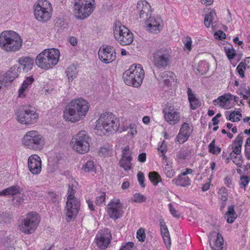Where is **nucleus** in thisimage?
Instances as JSON below:
<instances>
[{
	"label": "nucleus",
	"mask_w": 250,
	"mask_h": 250,
	"mask_svg": "<svg viewBox=\"0 0 250 250\" xmlns=\"http://www.w3.org/2000/svg\"><path fill=\"white\" fill-rule=\"evenodd\" d=\"M89 110L88 103L83 98L72 100L65 108L64 118L71 122H76L84 117Z\"/></svg>",
	"instance_id": "f257e3e1"
},
{
	"label": "nucleus",
	"mask_w": 250,
	"mask_h": 250,
	"mask_svg": "<svg viewBox=\"0 0 250 250\" xmlns=\"http://www.w3.org/2000/svg\"><path fill=\"white\" fill-rule=\"evenodd\" d=\"M118 120L112 113L106 112L101 114L96 122L95 129L97 134L102 136L110 132H116L119 128Z\"/></svg>",
	"instance_id": "f03ea898"
},
{
	"label": "nucleus",
	"mask_w": 250,
	"mask_h": 250,
	"mask_svg": "<svg viewBox=\"0 0 250 250\" xmlns=\"http://www.w3.org/2000/svg\"><path fill=\"white\" fill-rule=\"evenodd\" d=\"M60 52L55 48L46 49L39 54L35 60L37 65L43 69L52 68L58 62Z\"/></svg>",
	"instance_id": "7ed1b4c3"
},
{
	"label": "nucleus",
	"mask_w": 250,
	"mask_h": 250,
	"mask_svg": "<svg viewBox=\"0 0 250 250\" xmlns=\"http://www.w3.org/2000/svg\"><path fill=\"white\" fill-rule=\"evenodd\" d=\"M21 37L13 31H5L0 34V46L8 52H15L22 46Z\"/></svg>",
	"instance_id": "20e7f679"
},
{
	"label": "nucleus",
	"mask_w": 250,
	"mask_h": 250,
	"mask_svg": "<svg viewBox=\"0 0 250 250\" xmlns=\"http://www.w3.org/2000/svg\"><path fill=\"white\" fill-rule=\"evenodd\" d=\"M144 76L145 72L142 65L134 64L124 72L123 79L126 85L138 87L142 83Z\"/></svg>",
	"instance_id": "39448f33"
},
{
	"label": "nucleus",
	"mask_w": 250,
	"mask_h": 250,
	"mask_svg": "<svg viewBox=\"0 0 250 250\" xmlns=\"http://www.w3.org/2000/svg\"><path fill=\"white\" fill-rule=\"evenodd\" d=\"M34 14L39 21L45 22L51 17L52 6L46 0H38L34 5Z\"/></svg>",
	"instance_id": "423d86ee"
},
{
	"label": "nucleus",
	"mask_w": 250,
	"mask_h": 250,
	"mask_svg": "<svg viewBox=\"0 0 250 250\" xmlns=\"http://www.w3.org/2000/svg\"><path fill=\"white\" fill-rule=\"evenodd\" d=\"M18 121L25 125L36 123L39 118V114L30 105L21 106L17 112Z\"/></svg>",
	"instance_id": "0eeeda50"
},
{
	"label": "nucleus",
	"mask_w": 250,
	"mask_h": 250,
	"mask_svg": "<svg viewBox=\"0 0 250 250\" xmlns=\"http://www.w3.org/2000/svg\"><path fill=\"white\" fill-rule=\"evenodd\" d=\"M40 221L38 214L32 211L27 213L25 217L21 221L19 225V229L24 234H31L35 232Z\"/></svg>",
	"instance_id": "6e6552de"
},
{
	"label": "nucleus",
	"mask_w": 250,
	"mask_h": 250,
	"mask_svg": "<svg viewBox=\"0 0 250 250\" xmlns=\"http://www.w3.org/2000/svg\"><path fill=\"white\" fill-rule=\"evenodd\" d=\"M171 51L167 48L154 51L152 55V63L157 69H165L170 62Z\"/></svg>",
	"instance_id": "1a4fd4ad"
},
{
	"label": "nucleus",
	"mask_w": 250,
	"mask_h": 250,
	"mask_svg": "<svg viewBox=\"0 0 250 250\" xmlns=\"http://www.w3.org/2000/svg\"><path fill=\"white\" fill-rule=\"evenodd\" d=\"M113 33L115 39L122 45H129L133 42L132 33L120 21L115 23Z\"/></svg>",
	"instance_id": "9d476101"
},
{
	"label": "nucleus",
	"mask_w": 250,
	"mask_h": 250,
	"mask_svg": "<svg viewBox=\"0 0 250 250\" xmlns=\"http://www.w3.org/2000/svg\"><path fill=\"white\" fill-rule=\"evenodd\" d=\"M23 145L28 148L38 150L43 148L44 142L43 137L36 131L27 132L22 141Z\"/></svg>",
	"instance_id": "9b49d317"
},
{
	"label": "nucleus",
	"mask_w": 250,
	"mask_h": 250,
	"mask_svg": "<svg viewBox=\"0 0 250 250\" xmlns=\"http://www.w3.org/2000/svg\"><path fill=\"white\" fill-rule=\"evenodd\" d=\"M94 0H75L74 13L76 19L83 20L88 17L94 9Z\"/></svg>",
	"instance_id": "f8f14e48"
},
{
	"label": "nucleus",
	"mask_w": 250,
	"mask_h": 250,
	"mask_svg": "<svg viewBox=\"0 0 250 250\" xmlns=\"http://www.w3.org/2000/svg\"><path fill=\"white\" fill-rule=\"evenodd\" d=\"M90 142V138L84 131L78 132L71 141L73 149L80 154H84L88 151Z\"/></svg>",
	"instance_id": "ddd939ff"
},
{
	"label": "nucleus",
	"mask_w": 250,
	"mask_h": 250,
	"mask_svg": "<svg viewBox=\"0 0 250 250\" xmlns=\"http://www.w3.org/2000/svg\"><path fill=\"white\" fill-rule=\"evenodd\" d=\"M21 72V68L17 65H13L4 75H0V89L2 86H6L11 83L18 77Z\"/></svg>",
	"instance_id": "4468645a"
},
{
	"label": "nucleus",
	"mask_w": 250,
	"mask_h": 250,
	"mask_svg": "<svg viewBox=\"0 0 250 250\" xmlns=\"http://www.w3.org/2000/svg\"><path fill=\"white\" fill-rule=\"evenodd\" d=\"M111 234L108 229L101 230L96 235L95 242L101 250L105 249L111 242Z\"/></svg>",
	"instance_id": "2eb2a0df"
},
{
	"label": "nucleus",
	"mask_w": 250,
	"mask_h": 250,
	"mask_svg": "<svg viewBox=\"0 0 250 250\" xmlns=\"http://www.w3.org/2000/svg\"><path fill=\"white\" fill-rule=\"evenodd\" d=\"M122 205L119 199L111 200L108 204L107 213L110 218L116 220L123 216Z\"/></svg>",
	"instance_id": "dca6fc26"
},
{
	"label": "nucleus",
	"mask_w": 250,
	"mask_h": 250,
	"mask_svg": "<svg viewBox=\"0 0 250 250\" xmlns=\"http://www.w3.org/2000/svg\"><path fill=\"white\" fill-rule=\"evenodd\" d=\"M80 208V201L76 200L72 201H66L65 207V216L67 222L76 218Z\"/></svg>",
	"instance_id": "f3484780"
},
{
	"label": "nucleus",
	"mask_w": 250,
	"mask_h": 250,
	"mask_svg": "<svg viewBox=\"0 0 250 250\" xmlns=\"http://www.w3.org/2000/svg\"><path fill=\"white\" fill-rule=\"evenodd\" d=\"M100 60L105 63H109L114 61L116 58L115 49L110 45L100 48L98 52Z\"/></svg>",
	"instance_id": "a211bd4d"
},
{
	"label": "nucleus",
	"mask_w": 250,
	"mask_h": 250,
	"mask_svg": "<svg viewBox=\"0 0 250 250\" xmlns=\"http://www.w3.org/2000/svg\"><path fill=\"white\" fill-rule=\"evenodd\" d=\"M29 170L33 174H38L41 171L42 163L40 157L37 155H31L28 159Z\"/></svg>",
	"instance_id": "6ab92c4d"
},
{
	"label": "nucleus",
	"mask_w": 250,
	"mask_h": 250,
	"mask_svg": "<svg viewBox=\"0 0 250 250\" xmlns=\"http://www.w3.org/2000/svg\"><path fill=\"white\" fill-rule=\"evenodd\" d=\"M143 21L146 22L148 29L151 33H157L162 29V20L160 18L152 17L149 15L147 20Z\"/></svg>",
	"instance_id": "aec40b11"
},
{
	"label": "nucleus",
	"mask_w": 250,
	"mask_h": 250,
	"mask_svg": "<svg viewBox=\"0 0 250 250\" xmlns=\"http://www.w3.org/2000/svg\"><path fill=\"white\" fill-rule=\"evenodd\" d=\"M150 6L146 0H141L138 1L136 10L142 21H146L150 15Z\"/></svg>",
	"instance_id": "412c9836"
},
{
	"label": "nucleus",
	"mask_w": 250,
	"mask_h": 250,
	"mask_svg": "<svg viewBox=\"0 0 250 250\" xmlns=\"http://www.w3.org/2000/svg\"><path fill=\"white\" fill-rule=\"evenodd\" d=\"M160 224L161 227V234L164 243L167 247H170L171 245V240L167 226L163 220H160Z\"/></svg>",
	"instance_id": "4be33fe9"
},
{
	"label": "nucleus",
	"mask_w": 250,
	"mask_h": 250,
	"mask_svg": "<svg viewBox=\"0 0 250 250\" xmlns=\"http://www.w3.org/2000/svg\"><path fill=\"white\" fill-rule=\"evenodd\" d=\"M166 121L170 125H175L180 121V113L176 111H163Z\"/></svg>",
	"instance_id": "5701e85b"
},
{
	"label": "nucleus",
	"mask_w": 250,
	"mask_h": 250,
	"mask_svg": "<svg viewBox=\"0 0 250 250\" xmlns=\"http://www.w3.org/2000/svg\"><path fill=\"white\" fill-rule=\"evenodd\" d=\"M19 63L23 65V70L27 72L32 69L34 63V59L29 57H22L19 59Z\"/></svg>",
	"instance_id": "b1692460"
},
{
	"label": "nucleus",
	"mask_w": 250,
	"mask_h": 250,
	"mask_svg": "<svg viewBox=\"0 0 250 250\" xmlns=\"http://www.w3.org/2000/svg\"><path fill=\"white\" fill-rule=\"evenodd\" d=\"M22 189L18 186H12L0 191V195H20Z\"/></svg>",
	"instance_id": "393cba45"
},
{
	"label": "nucleus",
	"mask_w": 250,
	"mask_h": 250,
	"mask_svg": "<svg viewBox=\"0 0 250 250\" xmlns=\"http://www.w3.org/2000/svg\"><path fill=\"white\" fill-rule=\"evenodd\" d=\"M187 93L191 108L192 109H195L200 106L201 105L200 103L192 93V90L190 88H188Z\"/></svg>",
	"instance_id": "a878e982"
},
{
	"label": "nucleus",
	"mask_w": 250,
	"mask_h": 250,
	"mask_svg": "<svg viewBox=\"0 0 250 250\" xmlns=\"http://www.w3.org/2000/svg\"><path fill=\"white\" fill-rule=\"evenodd\" d=\"M183 176H182L181 174H180L178 176L177 178L172 180V183L177 186H181L183 187L189 186L190 184V179L188 178V177H183Z\"/></svg>",
	"instance_id": "bb28decb"
},
{
	"label": "nucleus",
	"mask_w": 250,
	"mask_h": 250,
	"mask_svg": "<svg viewBox=\"0 0 250 250\" xmlns=\"http://www.w3.org/2000/svg\"><path fill=\"white\" fill-rule=\"evenodd\" d=\"M34 79L32 76L27 77L25 80L21 84V87L19 90V96H21L24 91L28 88L34 82Z\"/></svg>",
	"instance_id": "cd10ccee"
},
{
	"label": "nucleus",
	"mask_w": 250,
	"mask_h": 250,
	"mask_svg": "<svg viewBox=\"0 0 250 250\" xmlns=\"http://www.w3.org/2000/svg\"><path fill=\"white\" fill-rule=\"evenodd\" d=\"M232 95L229 93L225 94L224 95H222L219 97L220 104L219 105L223 108H228L227 106V103L229 104L230 101L231 100Z\"/></svg>",
	"instance_id": "c85d7f7f"
},
{
	"label": "nucleus",
	"mask_w": 250,
	"mask_h": 250,
	"mask_svg": "<svg viewBox=\"0 0 250 250\" xmlns=\"http://www.w3.org/2000/svg\"><path fill=\"white\" fill-rule=\"evenodd\" d=\"M65 73L69 82H72L77 75V68L74 64L70 65L65 71Z\"/></svg>",
	"instance_id": "c756f323"
},
{
	"label": "nucleus",
	"mask_w": 250,
	"mask_h": 250,
	"mask_svg": "<svg viewBox=\"0 0 250 250\" xmlns=\"http://www.w3.org/2000/svg\"><path fill=\"white\" fill-rule=\"evenodd\" d=\"M225 215L227 216V221L229 223H232L234 221L237 217V214L234 210V206L231 205L228 207Z\"/></svg>",
	"instance_id": "7c9ffc66"
},
{
	"label": "nucleus",
	"mask_w": 250,
	"mask_h": 250,
	"mask_svg": "<svg viewBox=\"0 0 250 250\" xmlns=\"http://www.w3.org/2000/svg\"><path fill=\"white\" fill-rule=\"evenodd\" d=\"M216 237L217 238L214 244V246L213 247L211 246L210 243L211 239L210 238V245L213 250H222L223 245V238L222 235L219 233H217Z\"/></svg>",
	"instance_id": "2f4dec72"
},
{
	"label": "nucleus",
	"mask_w": 250,
	"mask_h": 250,
	"mask_svg": "<svg viewBox=\"0 0 250 250\" xmlns=\"http://www.w3.org/2000/svg\"><path fill=\"white\" fill-rule=\"evenodd\" d=\"M148 177L150 181L154 186H157L159 182H162L161 176L157 172H150L148 174Z\"/></svg>",
	"instance_id": "473e14b6"
},
{
	"label": "nucleus",
	"mask_w": 250,
	"mask_h": 250,
	"mask_svg": "<svg viewBox=\"0 0 250 250\" xmlns=\"http://www.w3.org/2000/svg\"><path fill=\"white\" fill-rule=\"evenodd\" d=\"M132 160V159L121 158L119 161L120 166L125 170H130L131 168V162Z\"/></svg>",
	"instance_id": "72a5a7b5"
},
{
	"label": "nucleus",
	"mask_w": 250,
	"mask_h": 250,
	"mask_svg": "<svg viewBox=\"0 0 250 250\" xmlns=\"http://www.w3.org/2000/svg\"><path fill=\"white\" fill-rule=\"evenodd\" d=\"M228 46L224 47V51L229 60L233 59L236 55V50L233 48L230 44Z\"/></svg>",
	"instance_id": "f704fd0d"
},
{
	"label": "nucleus",
	"mask_w": 250,
	"mask_h": 250,
	"mask_svg": "<svg viewBox=\"0 0 250 250\" xmlns=\"http://www.w3.org/2000/svg\"><path fill=\"white\" fill-rule=\"evenodd\" d=\"M82 169L85 172L96 173V167L92 161H88L83 166Z\"/></svg>",
	"instance_id": "c9c22d12"
},
{
	"label": "nucleus",
	"mask_w": 250,
	"mask_h": 250,
	"mask_svg": "<svg viewBox=\"0 0 250 250\" xmlns=\"http://www.w3.org/2000/svg\"><path fill=\"white\" fill-rule=\"evenodd\" d=\"M215 15V11L213 10L210 11V12L206 15L204 20V24L208 28L210 26V23L212 22Z\"/></svg>",
	"instance_id": "e433bc0d"
},
{
	"label": "nucleus",
	"mask_w": 250,
	"mask_h": 250,
	"mask_svg": "<svg viewBox=\"0 0 250 250\" xmlns=\"http://www.w3.org/2000/svg\"><path fill=\"white\" fill-rule=\"evenodd\" d=\"M242 114L239 111H230L229 118L227 119L233 122H237L241 120Z\"/></svg>",
	"instance_id": "4c0bfd02"
},
{
	"label": "nucleus",
	"mask_w": 250,
	"mask_h": 250,
	"mask_svg": "<svg viewBox=\"0 0 250 250\" xmlns=\"http://www.w3.org/2000/svg\"><path fill=\"white\" fill-rule=\"evenodd\" d=\"M209 152L214 155H217L221 152V147L215 146V140L213 139L208 146Z\"/></svg>",
	"instance_id": "58836bf2"
},
{
	"label": "nucleus",
	"mask_w": 250,
	"mask_h": 250,
	"mask_svg": "<svg viewBox=\"0 0 250 250\" xmlns=\"http://www.w3.org/2000/svg\"><path fill=\"white\" fill-rule=\"evenodd\" d=\"M75 191L73 188V186H71L69 185V187L67 192V201H72L76 200H79L75 196Z\"/></svg>",
	"instance_id": "ea45409f"
},
{
	"label": "nucleus",
	"mask_w": 250,
	"mask_h": 250,
	"mask_svg": "<svg viewBox=\"0 0 250 250\" xmlns=\"http://www.w3.org/2000/svg\"><path fill=\"white\" fill-rule=\"evenodd\" d=\"M146 200V197L140 193H136L131 198V201L135 203H144Z\"/></svg>",
	"instance_id": "a19ab883"
},
{
	"label": "nucleus",
	"mask_w": 250,
	"mask_h": 250,
	"mask_svg": "<svg viewBox=\"0 0 250 250\" xmlns=\"http://www.w3.org/2000/svg\"><path fill=\"white\" fill-rule=\"evenodd\" d=\"M122 152V154L121 158L132 159L131 156L132 151L130 150L129 146H126L125 147L123 148Z\"/></svg>",
	"instance_id": "79ce46f5"
},
{
	"label": "nucleus",
	"mask_w": 250,
	"mask_h": 250,
	"mask_svg": "<svg viewBox=\"0 0 250 250\" xmlns=\"http://www.w3.org/2000/svg\"><path fill=\"white\" fill-rule=\"evenodd\" d=\"M191 131L192 129L189 126L188 124L187 123H183L180 129V132H182L185 134L186 133L187 134V135L189 136H190Z\"/></svg>",
	"instance_id": "37998d69"
},
{
	"label": "nucleus",
	"mask_w": 250,
	"mask_h": 250,
	"mask_svg": "<svg viewBox=\"0 0 250 250\" xmlns=\"http://www.w3.org/2000/svg\"><path fill=\"white\" fill-rule=\"evenodd\" d=\"M232 152L230 153V156L231 157V159L232 160L233 163L237 165L239 167H242L243 164V159L242 156L241 155L240 156H237V155L235 156H231Z\"/></svg>",
	"instance_id": "c03bdc74"
},
{
	"label": "nucleus",
	"mask_w": 250,
	"mask_h": 250,
	"mask_svg": "<svg viewBox=\"0 0 250 250\" xmlns=\"http://www.w3.org/2000/svg\"><path fill=\"white\" fill-rule=\"evenodd\" d=\"M0 218L4 223H9L12 218V214L10 212H2L0 214Z\"/></svg>",
	"instance_id": "a18cd8bd"
},
{
	"label": "nucleus",
	"mask_w": 250,
	"mask_h": 250,
	"mask_svg": "<svg viewBox=\"0 0 250 250\" xmlns=\"http://www.w3.org/2000/svg\"><path fill=\"white\" fill-rule=\"evenodd\" d=\"M111 151V149L109 147H103L100 149L98 153L100 156L106 157L109 155Z\"/></svg>",
	"instance_id": "49530a36"
},
{
	"label": "nucleus",
	"mask_w": 250,
	"mask_h": 250,
	"mask_svg": "<svg viewBox=\"0 0 250 250\" xmlns=\"http://www.w3.org/2000/svg\"><path fill=\"white\" fill-rule=\"evenodd\" d=\"M189 136L187 135V134L186 133V134L183 133L182 132H181L179 131L177 136V141L179 143H184L186 141L188 140V139L189 138Z\"/></svg>",
	"instance_id": "de8ad7c7"
},
{
	"label": "nucleus",
	"mask_w": 250,
	"mask_h": 250,
	"mask_svg": "<svg viewBox=\"0 0 250 250\" xmlns=\"http://www.w3.org/2000/svg\"><path fill=\"white\" fill-rule=\"evenodd\" d=\"M137 238L140 242H144L145 241L146 233L144 229L140 228L137 231Z\"/></svg>",
	"instance_id": "09e8293b"
},
{
	"label": "nucleus",
	"mask_w": 250,
	"mask_h": 250,
	"mask_svg": "<svg viewBox=\"0 0 250 250\" xmlns=\"http://www.w3.org/2000/svg\"><path fill=\"white\" fill-rule=\"evenodd\" d=\"M246 69V64L243 62H241L236 68L241 78H244L245 76L244 71Z\"/></svg>",
	"instance_id": "8fccbe9b"
},
{
	"label": "nucleus",
	"mask_w": 250,
	"mask_h": 250,
	"mask_svg": "<svg viewBox=\"0 0 250 250\" xmlns=\"http://www.w3.org/2000/svg\"><path fill=\"white\" fill-rule=\"evenodd\" d=\"M250 178L247 176L243 175L240 177V182L239 185L241 188H245L249 183Z\"/></svg>",
	"instance_id": "3c124183"
},
{
	"label": "nucleus",
	"mask_w": 250,
	"mask_h": 250,
	"mask_svg": "<svg viewBox=\"0 0 250 250\" xmlns=\"http://www.w3.org/2000/svg\"><path fill=\"white\" fill-rule=\"evenodd\" d=\"M190 151L186 149H180L177 153V157L180 159H185L189 155Z\"/></svg>",
	"instance_id": "603ef678"
},
{
	"label": "nucleus",
	"mask_w": 250,
	"mask_h": 250,
	"mask_svg": "<svg viewBox=\"0 0 250 250\" xmlns=\"http://www.w3.org/2000/svg\"><path fill=\"white\" fill-rule=\"evenodd\" d=\"M219 198L222 201H226L228 200V194L225 188H222L219 191Z\"/></svg>",
	"instance_id": "864d4df0"
},
{
	"label": "nucleus",
	"mask_w": 250,
	"mask_h": 250,
	"mask_svg": "<svg viewBox=\"0 0 250 250\" xmlns=\"http://www.w3.org/2000/svg\"><path fill=\"white\" fill-rule=\"evenodd\" d=\"M243 141V133L241 132L238 134V135L237 136L236 139L233 142V144L232 145V146H238V145H240L241 146L242 145Z\"/></svg>",
	"instance_id": "5fc2aeb1"
},
{
	"label": "nucleus",
	"mask_w": 250,
	"mask_h": 250,
	"mask_svg": "<svg viewBox=\"0 0 250 250\" xmlns=\"http://www.w3.org/2000/svg\"><path fill=\"white\" fill-rule=\"evenodd\" d=\"M23 202L22 196L20 195L18 196H16L13 200V204L15 207H19Z\"/></svg>",
	"instance_id": "6e6d98bb"
},
{
	"label": "nucleus",
	"mask_w": 250,
	"mask_h": 250,
	"mask_svg": "<svg viewBox=\"0 0 250 250\" xmlns=\"http://www.w3.org/2000/svg\"><path fill=\"white\" fill-rule=\"evenodd\" d=\"M105 193L103 192L102 194L96 197L95 203L97 205L100 206L103 204L105 200Z\"/></svg>",
	"instance_id": "4d7b16f0"
},
{
	"label": "nucleus",
	"mask_w": 250,
	"mask_h": 250,
	"mask_svg": "<svg viewBox=\"0 0 250 250\" xmlns=\"http://www.w3.org/2000/svg\"><path fill=\"white\" fill-rule=\"evenodd\" d=\"M158 151L161 152L162 156L163 157V159H165L166 158V156H165V154L167 151V145L166 144L165 142L164 141L162 143L161 146L158 147Z\"/></svg>",
	"instance_id": "13d9d810"
},
{
	"label": "nucleus",
	"mask_w": 250,
	"mask_h": 250,
	"mask_svg": "<svg viewBox=\"0 0 250 250\" xmlns=\"http://www.w3.org/2000/svg\"><path fill=\"white\" fill-rule=\"evenodd\" d=\"M137 179L140 186L142 188L145 187V184L144 183L145 177L144 174L141 172H139L137 174Z\"/></svg>",
	"instance_id": "bf43d9fd"
},
{
	"label": "nucleus",
	"mask_w": 250,
	"mask_h": 250,
	"mask_svg": "<svg viewBox=\"0 0 250 250\" xmlns=\"http://www.w3.org/2000/svg\"><path fill=\"white\" fill-rule=\"evenodd\" d=\"M164 172L167 177L170 178H172L175 174L174 170L170 167L165 168Z\"/></svg>",
	"instance_id": "052dcab7"
},
{
	"label": "nucleus",
	"mask_w": 250,
	"mask_h": 250,
	"mask_svg": "<svg viewBox=\"0 0 250 250\" xmlns=\"http://www.w3.org/2000/svg\"><path fill=\"white\" fill-rule=\"evenodd\" d=\"M168 207L171 214L174 217L176 218H179L180 217V214L178 213V211L174 208L173 206L171 203H169L168 204Z\"/></svg>",
	"instance_id": "680f3d73"
},
{
	"label": "nucleus",
	"mask_w": 250,
	"mask_h": 250,
	"mask_svg": "<svg viewBox=\"0 0 250 250\" xmlns=\"http://www.w3.org/2000/svg\"><path fill=\"white\" fill-rule=\"evenodd\" d=\"M214 36L216 39L219 40H222L226 38L225 33L221 30H219L217 32H216L214 34Z\"/></svg>",
	"instance_id": "e2e57ef3"
},
{
	"label": "nucleus",
	"mask_w": 250,
	"mask_h": 250,
	"mask_svg": "<svg viewBox=\"0 0 250 250\" xmlns=\"http://www.w3.org/2000/svg\"><path fill=\"white\" fill-rule=\"evenodd\" d=\"M173 73L172 72H171L170 71H167L162 72L160 76H161V78L165 79L168 78L169 77L171 78L172 76H173Z\"/></svg>",
	"instance_id": "0e129e2a"
},
{
	"label": "nucleus",
	"mask_w": 250,
	"mask_h": 250,
	"mask_svg": "<svg viewBox=\"0 0 250 250\" xmlns=\"http://www.w3.org/2000/svg\"><path fill=\"white\" fill-rule=\"evenodd\" d=\"M134 246L133 242H129L125 246H122L120 250H132L131 249Z\"/></svg>",
	"instance_id": "69168bd1"
},
{
	"label": "nucleus",
	"mask_w": 250,
	"mask_h": 250,
	"mask_svg": "<svg viewBox=\"0 0 250 250\" xmlns=\"http://www.w3.org/2000/svg\"><path fill=\"white\" fill-rule=\"evenodd\" d=\"M233 149L232 153H234L237 155H240L241 152L242 146L238 145V146H232Z\"/></svg>",
	"instance_id": "338daca9"
},
{
	"label": "nucleus",
	"mask_w": 250,
	"mask_h": 250,
	"mask_svg": "<svg viewBox=\"0 0 250 250\" xmlns=\"http://www.w3.org/2000/svg\"><path fill=\"white\" fill-rule=\"evenodd\" d=\"M192 41L190 37L188 38V40L185 43V47L188 51H190L192 48Z\"/></svg>",
	"instance_id": "774afa93"
}]
</instances>
